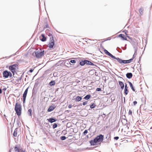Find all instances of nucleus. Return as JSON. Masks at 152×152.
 I'll use <instances>...</instances> for the list:
<instances>
[{
    "mask_svg": "<svg viewBox=\"0 0 152 152\" xmlns=\"http://www.w3.org/2000/svg\"><path fill=\"white\" fill-rule=\"evenodd\" d=\"M59 88H57L56 89V91H58V90Z\"/></svg>",
    "mask_w": 152,
    "mask_h": 152,
    "instance_id": "obj_58",
    "label": "nucleus"
},
{
    "mask_svg": "<svg viewBox=\"0 0 152 152\" xmlns=\"http://www.w3.org/2000/svg\"><path fill=\"white\" fill-rule=\"evenodd\" d=\"M124 121L127 122V121H126L125 119L124 120Z\"/></svg>",
    "mask_w": 152,
    "mask_h": 152,
    "instance_id": "obj_60",
    "label": "nucleus"
},
{
    "mask_svg": "<svg viewBox=\"0 0 152 152\" xmlns=\"http://www.w3.org/2000/svg\"><path fill=\"white\" fill-rule=\"evenodd\" d=\"M17 124H18H18H19V123H18V121H17Z\"/></svg>",
    "mask_w": 152,
    "mask_h": 152,
    "instance_id": "obj_62",
    "label": "nucleus"
},
{
    "mask_svg": "<svg viewBox=\"0 0 152 152\" xmlns=\"http://www.w3.org/2000/svg\"><path fill=\"white\" fill-rule=\"evenodd\" d=\"M87 130H85L83 132V134L84 135H86L88 133Z\"/></svg>",
    "mask_w": 152,
    "mask_h": 152,
    "instance_id": "obj_37",
    "label": "nucleus"
},
{
    "mask_svg": "<svg viewBox=\"0 0 152 152\" xmlns=\"http://www.w3.org/2000/svg\"><path fill=\"white\" fill-rule=\"evenodd\" d=\"M143 10L142 8H140L139 10V12L140 15H142Z\"/></svg>",
    "mask_w": 152,
    "mask_h": 152,
    "instance_id": "obj_34",
    "label": "nucleus"
},
{
    "mask_svg": "<svg viewBox=\"0 0 152 152\" xmlns=\"http://www.w3.org/2000/svg\"><path fill=\"white\" fill-rule=\"evenodd\" d=\"M127 37L129 39H130L131 40V39H132V38L129 36H127Z\"/></svg>",
    "mask_w": 152,
    "mask_h": 152,
    "instance_id": "obj_48",
    "label": "nucleus"
},
{
    "mask_svg": "<svg viewBox=\"0 0 152 152\" xmlns=\"http://www.w3.org/2000/svg\"><path fill=\"white\" fill-rule=\"evenodd\" d=\"M111 39V37H109L107 38V39H106V41L110 40Z\"/></svg>",
    "mask_w": 152,
    "mask_h": 152,
    "instance_id": "obj_49",
    "label": "nucleus"
},
{
    "mask_svg": "<svg viewBox=\"0 0 152 152\" xmlns=\"http://www.w3.org/2000/svg\"><path fill=\"white\" fill-rule=\"evenodd\" d=\"M7 89V88H5L3 89L2 90L4 91H5Z\"/></svg>",
    "mask_w": 152,
    "mask_h": 152,
    "instance_id": "obj_52",
    "label": "nucleus"
},
{
    "mask_svg": "<svg viewBox=\"0 0 152 152\" xmlns=\"http://www.w3.org/2000/svg\"><path fill=\"white\" fill-rule=\"evenodd\" d=\"M138 49H134V55L131 58L132 59V60L135 57L136 55H137V50Z\"/></svg>",
    "mask_w": 152,
    "mask_h": 152,
    "instance_id": "obj_23",
    "label": "nucleus"
},
{
    "mask_svg": "<svg viewBox=\"0 0 152 152\" xmlns=\"http://www.w3.org/2000/svg\"><path fill=\"white\" fill-rule=\"evenodd\" d=\"M66 139V137L65 136H62L60 137V139L63 140H65Z\"/></svg>",
    "mask_w": 152,
    "mask_h": 152,
    "instance_id": "obj_32",
    "label": "nucleus"
},
{
    "mask_svg": "<svg viewBox=\"0 0 152 152\" xmlns=\"http://www.w3.org/2000/svg\"><path fill=\"white\" fill-rule=\"evenodd\" d=\"M18 65L17 64H13L10 65L9 67V69L12 72L13 75L15 74L17 69H18Z\"/></svg>",
    "mask_w": 152,
    "mask_h": 152,
    "instance_id": "obj_3",
    "label": "nucleus"
},
{
    "mask_svg": "<svg viewBox=\"0 0 152 152\" xmlns=\"http://www.w3.org/2000/svg\"><path fill=\"white\" fill-rule=\"evenodd\" d=\"M88 103V101H85L83 102V105H86Z\"/></svg>",
    "mask_w": 152,
    "mask_h": 152,
    "instance_id": "obj_40",
    "label": "nucleus"
},
{
    "mask_svg": "<svg viewBox=\"0 0 152 152\" xmlns=\"http://www.w3.org/2000/svg\"><path fill=\"white\" fill-rule=\"evenodd\" d=\"M141 56H140L139 57V61H138V63L139 64H140V61L141 60Z\"/></svg>",
    "mask_w": 152,
    "mask_h": 152,
    "instance_id": "obj_45",
    "label": "nucleus"
},
{
    "mask_svg": "<svg viewBox=\"0 0 152 152\" xmlns=\"http://www.w3.org/2000/svg\"><path fill=\"white\" fill-rule=\"evenodd\" d=\"M56 107V106L55 105H51L50 106L49 108L48 109V112H50L53 110Z\"/></svg>",
    "mask_w": 152,
    "mask_h": 152,
    "instance_id": "obj_15",
    "label": "nucleus"
},
{
    "mask_svg": "<svg viewBox=\"0 0 152 152\" xmlns=\"http://www.w3.org/2000/svg\"><path fill=\"white\" fill-rule=\"evenodd\" d=\"M22 79V76L21 77H19L18 79L16 80V81L18 82H19V81H20Z\"/></svg>",
    "mask_w": 152,
    "mask_h": 152,
    "instance_id": "obj_36",
    "label": "nucleus"
},
{
    "mask_svg": "<svg viewBox=\"0 0 152 152\" xmlns=\"http://www.w3.org/2000/svg\"><path fill=\"white\" fill-rule=\"evenodd\" d=\"M129 92L128 88H124V93L126 95H127L128 94Z\"/></svg>",
    "mask_w": 152,
    "mask_h": 152,
    "instance_id": "obj_29",
    "label": "nucleus"
},
{
    "mask_svg": "<svg viewBox=\"0 0 152 152\" xmlns=\"http://www.w3.org/2000/svg\"><path fill=\"white\" fill-rule=\"evenodd\" d=\"M96 105H95V104L94 103H93L91 105H90V107L91 109H93L95 108L96 107Z\"/></svg>",
    "mask_w": 152,
    "mask_h": 152,
    "instance_id": "obj_28",
    "label": "nucleus"
},
{
    "mask_svg": "<svg viewBox=\"0 0 152 152\" xmlns=\"http://www.w3.org/2000/svg\"><path fill=\"white\" fill-rule=\"evenodd\" d=\"M118 37H121L123 40H127V39L125 36V35L122 34H120L118 35Z\"/></svg>",
    "mask_w": 152,
    "mask_h": 152,
    "instance_id": "obj_17",
    "label": "nucleus"
},
{
    "mask_svg": "<svg viewBox=\"0 0 152 152\" xmlns=\"http://www.w3.org/2000/svg\"><path fill=\"white\" fill-rule=\"evenodd\" d=\"M52 31L50 29H47L45 31V33L46 34L50 37H53L52 34Z\"/></svg>",
    "mask_w": 152,
    "mask_h": 152,
    "instance_id": "obj_13",
    "label": "nucleus"
},
{
    "mask_svg": "<svg viewBox=\"0 0 152 152\" xmlns=\"http://www.w3.org/2000/svg\"><path fill=\"white\" fill-rule=\"evenodd\" d=\"M57 126V124L56 123H54L53 126V129H54L56 128Z\"/></svg>",
    "mask_w": 152,
    "mask_h": 152,
    "instance_id": "obj_31",
    "label": "nucleus"
},
{
    "mask_svg": "<svg viewBox=\"0 0 152 152\" xmlns=\"http://www.w3.org/2000/svg\"><path fill=\"white\" fill-rule=\"evenodd\" d=\"M124 103L125 104V97H124Z\"/></svg>",
    "mask_w": 152,
    "mask_h": 152,
    "instance_id": "obj_55",
    "label": "nucleus"
},
{
    "mask_svg": "<svg viewBox=\"0 0 152 152\" xmlns=\"http://www.w3.org/2000/svg\"><path fill=\"white\" fill-rule=\"evenodd\" d=\"M47 120L49 122L51 123L56 122L57 121V119L56 118H54L53 117H51L49 119H47Z\"/></svg>",
    "mask_w": 152,
    "mask_h": 152,
    "instance_id": "obj_14",
    "label": "nucleus"
},
{
    "mask_svg": "<svg viewBox=\"0 0 152 152\" xmlns=\"http://www.w3.org/2000/svg\"><path fill=\"white\" fill-rule=\"evenodd\" d=\"M96 91H102V89L101 88H97L96 89Z\"/></svg>",
    "mask_w": 152,
    "mask_h": 152,
    "instance_id": "obj_38",
    "label": "nucleus"
},
{
    "mask_svg": "<svg viewBox=\"0 0 152 152\" xmlns=\"http://www.w3.org/2000/svg\"><path fill=\"white\" fill-rule=\"evenodd\" d=\"M15 110L18 116H20L21 114L22 106L18 102H16L15 107Z\"/></svg>",
    "mask_w": 152,
    "mask_h": 152,
    "instance_id": "obj_2",
    "label": "nucleus"
},
{
    "mask_svg": "<svg viewBox=\"0 0 152 152\" xmlns=\"http://www.w3.org/2000/svg\"><path fill=\"white\" fill-rule=\"evenodd\" d=\"M76 63V61L75 60H71L69 61V64L71 65V63L75 64Z\"/></svg>",
    "mask_w": 152,
    "mask_h": 152,
    "instance_id": "obj_30",
    "label": "nucleus"
},
{
    "mask_svg": "<svg viewBox=\"0 0 152 152\" xmlns=\"http://www.w3.org/2000/svg\"><path fill=\"white\" fill-rule=\"evenodd\" d=\"M37 85V83H35V85H34V87H35V86H36V85Z\"/></svg>",
    "mask_w": 152,
    "mask_h": 152,
    "instance_id": "obj_61",
    "label": "nucleus"
},
{
    "mask_svg": "<svg viewBox=\"0 0 152 152\" xmlns=\"http://www.w3.org/2000/svg\"><path fill=\"white\" fill-rule=\"evenodd\" d=\"M119 138V137L118 136L114 137V139L115 140H118V139Z\"/></svg>",
    "mask_w": 152,
    "mask_h": 152,
    "instance_id": "obj_41",
    "label": "nucleus"
},
{
    "mask_svg": "<svg viewBox=\"0 0 152 152\" xmlns=\"http://www.w3.org/2000/svg\"><path fill=\"white\" fill-rule=\"evenodd\" d=\"M118 61L120 64H126L128 63H130L132 61L131 58L128 60H123L118 57H117L116 59Z\"/></svg>",
    "mask_w": 152,
    "mask_h": 152,
    "instance_id": "obj_4",
    "label": "nucleus"
},
{
    "mask_svg": "<svg viewBox=\"0 0 152 152\" xmlns=\"http://www.w3.org/2000/svg\"><path fill=\"white\" fill-rule=\"evenodd\" d=\"M125 88H128V87L127 86V84H125L124 86Z\"/></svg>",
    "mask_w": 152,
    "mask_h": 152,
    "instance_id": "obj_46",
    "label": "nucleus"
},
{
    "mask_svg": "<svg viewBox=\"0 0 152 152\" xmlns=\"http://www.w3.org/2000/svg\"><path fill=\"white\" fill-rule=\"evenodd\" d=\"M128 82L129 85L130 87L131 88V89L133 91H135V89L132 84L130 82L128 81Z\"/></svg>",
    "mask_w": 152,
    "mask_h": 152,
    "instance_id": "obj_21",
    "label": "nucleus"
},
{
    "mask_svg": "<svg viewBox=\"0 0 152 152\" xmlns=\"http://www.w3.org/2000/svg\"><path fill=\"white\" fill-rule=\"evenodd\" d=\"M96 148V147H93V148H92V149H94V148Z\"/></svg>",
    "mask_w": 152,
    "mask_h": 152,
    "instance_id": "obj_59",
    "label": "nucleus"
},
{
    "mask_svg": "<svg viewBox=\"0 0 152 152\" xmlns=\"http://www.w3.org/2000/svg\"><path fill=\"white\" fill-rule=\"evenodd\" d=\"M87 65H90L93 66H97L96 65H95L93 63L91 62L88 60H87Z\"/></svg>",
    "mask_w": 152,
    "mask_h": 152,
    "instance_id": "obj_22",
    "label": "nucleus"
},
{
    "mask_svg": "<svg viewBox=\"0 0 152 152\" xmlns=\"http://www.w3.org/2000/svg\"><path fill=\"white\" fill-rule=\"evenodd\" d=\"M9 152H11V151L10 150H9Z\"/></svg>",
    "mask_w": 152,
    "mask_h": 152,
    "instance_id": "obj_63",
    "label": "nucleus"
},
{
    "mask_svg": "<svg viewBox=\"0 0 152 152\" xmlns=\"http://www.w3.org/2000/svg\"><path fill=\"white\" fill-rule=\"evenodd\" d=\"M129 114L132 115V111L131 110H129L128 113Z\"/></svg>",
    "mask_w": 152,
    "mask_h": 152,
    "instance_id": "obj_42",
    "label": "nucleus"
},
{
    "mask_svg": "<svg viewBox=\"0 0 152 152\" xmlns=\"http://www.w3.org/2000/svg\"><path fill=\"white\" fill-rule=\"evenodd\" d=\"M89 107V105H87L86 106V107L85 108H88V107Z\"/></svg>",
    "mask_w": 152,
    "mask_h": 152,
    "instance_id": "obj_56",
    "label": "nucleus"
},
{
    "mask_svg": "<svg viewBox=\"0 0 152 152\" xmlns=\"http://www.w3.org/2000/svg\"><path fill=\"white\" fill-rule=\"evenodd\" d=\"M35 56L37 58H39L40 57L43 56L44 55V50L41 51V52H39L37 51L35 52Z\"/></svg>",
    "mask_w": 152,
    "mask_h": 152,
    "instance_id": "obj_8",
    "label": "nucleus"
},
{
    "mask_svg": "<svg viewBox=\"0 0 152 152\" xmlns=\"http://www.w3.org/2000/svg\"><path fill=\"white\" fill-rule=\"evenodd\" d=\"M121 48H122V49L124 50H125L126 49V47H124V48H123L122 47Z\"/></svg>",
    "mask_w": 152,
    "mask_h": 152,
    "instance_id": "obj_50",
    "label": "nucleus"
},
{
    "mask_svg": "<svg viewBox=\"0 0 152 152\" xmlns=\"http://www.w3.org/2000/svg\"><path fill=\"white\" fill-rule=\"evenodd\" d=\"M119 84L121 87V88L122 90L124 87V85L123 82L121 81H118Z\"/></svg>",
    "mask_w": 152,
    "mask_h": 152,
    "instance_id": "obj_18",
    "label": "nucleus"
},
{
    "mask_svg": "<svg viewBox=\"0 0 152 152\" xmlns=\"http://www.w3.org/2000/svg\"><path fill=\"white\" fill-rule=\"evenodd\" d=\"M72 104H69V105H68V107L69 108H72Z\"/></svg>",
    "mask_w": 152,
    "mask_h": 152,
    "instance_id": "obj_47",
    "label": "nucleus"
},
{
    "mask_svg": "<svg viewBox=\"0 0 152 152\" xmlns=\"http://www.w3.org/2000/svg\"><path fill=\"white\" fill-rule=\"evenodd\" d=\"M15 152H27L25 149L23 150L22 148H18L17 145L14 148Z\"/></svg>",
    "mask_w": 152,
    "mask_h": 152,
    "instance_id": "obj_11",
    "label": "nucleus"
},
{
    "mask_svg": "<svg viewBox=\"0 0 152 152\" xmlns=\"http://www.w3.org/2000/svg\"><path fill=\"white\" fill-rule=\"evenodd\" d=\"M48 27H49L48 25V24H47L44 27V28H43V30H44L45 28H48Z\"/></svg>",
    "mask_w": 152,
    "mask_h": 152,
    "instance_id": "obj_39",
    "label": "nucleus"
},
{
    "mask_svg": "<svg viewBox=\"0 0 152 152\" xmlns=\"http://www.w3.org/2000/svg\"><path fill=\"white\" fill-rule=\"evenodd\" d=\"M135 39H131V40L130 41L131 44L132 45L134 49H138L137 47V43L136 42Z\"/></svg>",
    "mask_w": 152,
    "mask_h": 152,
    "instance_id": "obj_10",
    "label": "nucleus"
},
{
    "mask_svg": "<svg viewBox=\"0 0 152 152\" xmlns=\"http://www.w3.org/2000/svg\"><path fill=\"white\" fill-rule=\"evenodd\" d=\"M32 110L31 109H29L28 111V115L31 117L32 116Z\"/></svg>",
    "mask_w": 152,
    "mask_h": 152,
    "instance_id": "obj_27",
    "label": "nucleus"
},
{
    "mask_svg": "<svg viewBox=\"0 0 152 152\" xmlns=\"http://www.w3.org/2000/svg\"><path fill=\"white\" fill-rule=\"evenodd\" d=\"M14 118V122H13V124L14 123L15 121V118H16V117L15 116H14L13 117V118Z\"/></svg>",
    "mask_w": 152,
    "mask_h": 152,
    "instance_id": "obj_51",
    "label": "nucleus"
},
{
    "mask_svg": "<svg viewBox=\"0 0 152 152\" xmlns=\"http://www.w3.org/2000/svg\"><path fill=\"white\" fill-rule=\"evenodd\" d=\"M133 75L131 72H128L126 74V77L128 79L131 78L132 77Z\"/></svg>",
    "mask_w": 152,
    "mask_h": 152,
    "instance_id": "obj_19",
    "label": "nucleus"
},
{
    "mask_svg": "<svg viewBox=\"0 0 152 152\" xmlns=\"http://www.w3.org/2000/svg\"><path fill=\"white\" fill-rule=\"evenodd\" d=\"M54 45V41L53 39V37H50V43L48 44V46L51 49L52 48H53V46Z\"/></svg>",
    "mask_w": 152,
    "mask_h": 152,
    "instance_id": "obj_7",
    "label": "nucleus"
},
{
    "mask_svg": "<svg viewBox=\"0 0 152 152\" xmlns=\"http://www.w3.org/2000/svg\"><path fill=\"white\" fill-rule=\"evenodd\" d=\"M49 84L51 86H54L55 84V82L54 80H51L49 83Z\"/></svg>",
    "mask_w": 152,
    "mask_h": 152,
    "instance_id": "obj_26",
    "label": "nucleus"
},
{
    "mask_svg": "<svg viewBox=\"0 0 152 152\" xmlns=\"http://www.w3.org/2000/svg\"><path fill=\"white\" fill-rule=\"evenodd\" d=\"M82 96H77L75 99V100L76 102H79L82 100Z\"/></svg>",
    "mask_w": 152,
    "mask_h": 152,
    "instance_id": "obj_20",
    "label": "nucleus"
},
{
    "mask_svg": "<svg viewBox=\"0 0 152 152\" xmlns=\"http://www.w3.org/2000/svg\"><path fill=\"white\" fill-rule=\"evenodd\" d=\"M118 77H119V78H122V79H123V78H122V77H120V76H118Z\"/></svg>",
    "mask_w": 152,
    "mask_h": 152,
    "instance_id": "obj_57",
    "label": "nucleus"
},
{
    "mask_svg": "<svg viewBox=\"0 0 152 152\" xmlns=\"http://www.w3.org/2000/svg\"><path fill=\"white\" fill-rule=\"evenodd\" d=\"M18 54V51L15 53H14V54H13L10 55L9 57L10 58L12 56H14L15 55H16L17 54Z\"/></svg>",
    "mask_w": 152,
    "mask_h": 152,
    "instance_id": "obj_35",
    "label": "nucleus"
},
{
    "mask_svg": "<svg viewBox=\"0 0 152 152\" xmlns=\"http://www.w3.org/2000/svg\"><path fill=\"white\" fill-rule=\"evenodd\" d=\"M33 71H34V69H31L29 71V72L30 73H32L33 72Z\"/></svg>",
    "mask_w": 152,
    "mask_h": 152,
    "instance_id": "obj_43",
    "label": "nucleus"
},
{
    "mask_svg": "<svg viewBox=\"0 0 152 152\" xmlns=\"http://www.w3.org/2000/svg\"><path fill=\"white\" fill-rule=\"evenodd\" d=\"M104 138V135L102 134L97 135L94 139L91 140L89 141L90 145L94 146L97 145L98 143H101L103 141Z\"/></svg>",
    "mask_w": 152,
    "mask_h": 152,
    "instance_id": "obj_1",
    "label": "nucleus"
},
{
    "mask_svg": "<svg viewBox=\"0 0 152 152\" xmlns=\"http://www.w3.org/2000/svg\"><path fill=\"white\" fill-rule=\"evenodd\" d=\"M18 131V128H16L15 129L13 134L14 136L16 137L17 136Z\"/></svg>",
    "mask_w": 152,
    "mask_h": 152,
    "instance_id": "obj_24",
    "label": "nucleus"
},
{
    "mask_svg": "<svg viewBox=\"0 0 152 152\" xmlns=\"http://www.w3.org/2000/svg\"><path fill=\"white\" fill-rule=\"evenodd\" d=\"M116 50L119 53H121L122 52V50H121V49L119 48L118 47L116 48Z\"/></svg>",
    "mask_w": 152,
    "mask_h": 152,
    "instance_id": "obj_33",
    "label": "nucleus"
},
{
    "mask_svg": "<svg viewBox=\"0 0 152 152\" xmlns=\"http://www.w3.org/2000/svg\"><path fill=\"white\" fill-rule=\"evenodd\" d=\"M105 53L107 55L110 56L113 58L114 59H116L117 57H115V56H113L111 53H110V52H109L107 50L105 49L104 50Z\"/></svg>",
    "mask_w": 152,
    "mask_h": 152,
    "instance_id": "obj_12",
    "label": "nucleus"
},
{
    "mask_svg": "<svg viewBox=\"0 0 152 152\" xmlns=\"http://www.w3.org/2000/svg\"><path fill=\"white\" fill-rule=\"evenodd\" d=\"M87 60H80L79 61V64H78L77 66H75V68L79 69L80 68V66H83L86 64H87Z\"/></svg>",
    "mask_w": 152,
    "mask_h": 152,
    "instance_id": "obj_5",
    "label": "nucleus"
},
{
    "mask_svg": "<svg viewBox=\"0 0 152 152\" xmlns=\"http://www.w3.org/2000/svg\"><path fill=\"white\" fill-rule=\"evenodd\" d=\"M2 92V89L0 88V94H1Z\"/></svg>",
    "mask_w": 152,
    "mask_h": 152,
    "instance_id": "obj_54",
    "label": "nucleus"
},
{
    "mask_svg": "<svg viewBox=\"0 0 152 152\" xmlns=\"http://www.w3.org/2000/svg\"><path fill=\"white\" fill-rule=\"evenodd\" d=\"M29 87L27 88L24 91V93L23 94V103H24L26 102V97L27 96V94L28 91V90Z\"/></svg>",
    "mask_w": 152,
    "mask_h": 152,
    "instance_id": "obj_9",
    "label": "nucleus"
},
{
    "mask_svg": "<svg viewBox=\"0 0 152 152\" xmlns=\"http://www.w3.org/2000/svg\"><path fill=\"white\" fill-rule=\"evenodd\" d=\"M134 105H135L137 103V102L136 101H134L133 102Z\"/></svg>",
    "mask_w": 152,
    "mask_h": 152,
    "instance_id": "obj_44",
    "label": "nucleus"
},
{
    "mask_svg": "<svg viewBox=\"0 0 152 152\" xmlns=\"http://www.w3.org/2000/svg\"><path fill=\"white\" fill-rule=\"evenodd\" d=\"M91 97V95L89 94L86 95L84 98V99L85 100H88Z\"/></svg>",
    "mask_w": 152,
    "mask_h": 152,
    "instance_id": "obj_25",
    "label": "nucleus"
},
{
    "mask_svg": "<svg viewBox=\"0 0 152 152\" xmlns=\"http://www.w3.org/2000/svg\"><path fill=\"white\" fill-rule=\"evenodd\" d=\"M42 38H40V40L42 42H45L46 40V38L45 37V34H42L41 35Z\"/></svg>",
    "mask_w": 152,
    "mask_h": 152,
    "instance_id": "obj_16",
    "label": "nucleus"
},
{
    "mask_svg": "<svg viewBox=\"0 0 152 152\" xmlns=\"http://www.w3.org/2000/svg\"><path fill=\"white\" fill-rule=\"evenodd\" d=\"M12 75V73L10 71H8L7 70L4 71L3 72V76L5 78H8L9 77H11Z\"/></svg>",
    "mask_w": 152,
    "mask_h": 152,
    "instance_id": "obj_6",
    "label": "nucleus"
},
{
    "mask_svg": "<svg viewBox=\"0 0 152 152\" xmlns=\"http://www.w3.org/2000/svg\"><path fill=\"white\" fill-rule=\"evenodd\" d=\"M56 100H55V98H54L52 100V102H55Z\"/></svg>",
    "mask_w": 152,
    "mask_h": 152,
    "instance_id": "obj_53",
    "label": "nucleus"
},
{
    "mask_svg": "<svg viewBox=\"0 0 152 152\" xmlns=\"http://www.w3.org/2000/svg\"><path fill=\"white\" fill-rule=\"evenodd\" d=\"M126 45H127L126 44H125V47H126Z\"/></svg>",
    "mask_w": 152,
    "mask_h": 152,
    "instance_id": "obj_64",
    "label": "nucleus"
}]
</instances>
